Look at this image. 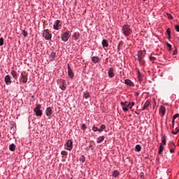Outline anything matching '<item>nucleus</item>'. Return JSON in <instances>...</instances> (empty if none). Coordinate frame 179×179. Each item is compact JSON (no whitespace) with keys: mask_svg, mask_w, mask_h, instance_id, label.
<instances>
[{"mask_svg":"<svg viewBox=\"0 0 179 179\" xmlns=\"http://www.w3.org/2000/svg\"><path fill=\"white\" fill-rule=\"evenodd\" d=\"M55 57H57V55L55 54V52H52L50 55L49 59L50 61H54V59H55Z\"/></svg>","mask_w":179,"mask_h":179,"instance_id":"nucleus-19","label":"nucleus"},{"mask_svg":"<svg viewBox=\"0 0 179 179\" xmlns=\"http://www.w3.org/2000/svg\"><path fill=\"white\" fill-rule=\"evenodd\" d=\"M178 131H179L178 128L176 127L175 131L174 130H172L171 132L173 135H177V134H178Z\"/></svg>","mask_w":179,"mask_h":179,"instance_id":"nucleus-34","label":"nucleus"},{"mask_svg":"<svg viewBox=\"0 0 179 179\" xmlns=\"http://www.w3.org/2000/svg\"><path fill=\"white\" fill-rule=\"evenodd\" d=\"M159 114L163 117L166 114V108L162 106L159 108Z\"/></svg>","mask_w":179,"mask_h":179,"instance_id":"nucleus-12","label":"nucleus"},{"mask_svg":"<svg viewBox=\"0 0 179 179\" xmlns=\"http://www.w3.org/2000/svg\"><path fill=\"white\" fill-rule=\"evenodd\" d=\"M169 148H171V149H173V148H176V145H174L173 143H171L170 144H169Z\"/></svg>","mask_w":179,"mask_h":179,"instance_id":"nucleus-42","label":"nucleus"},{"mask_svg":"<svg viewBox=\"0 0 179 179\" xmlns=\"http://www.w3.org/2000/svg\"><path fill=\"white\" fill-rule=\"evenodd\" d=\"M138 61L140 65H145V60L143 59V58L138 59Z\"/></svg>","mask_w":179,"mask_h":179,"instance_id":"nucleus-30","label":"nucleus"},{"mask_svg":"<svg viewBox=\"0 0 179 179\" xmlns=\"http://www.w3.org/2000/svg\"><path fill=\"white\" fill-rule=\"evenodd\" d=\"M43 36L44 37L45 40H50L52 37L51 33H50V30L45 29L43 32Z\"/></svg>","mask_w":179,"mask_h":179,"instance_id":"nucleus-4","label":"nucleus"},{"mask_svg":"<svg viewBox=\"0 0 179 179\" xmlns=\"http://www.w3.org/2000/svg\"><path fill=\"white\" fill-rule=\"evenodd\" d=\"M174 152V148H171L170 149V153H173Z\"/></svg>","mask_w":179,"mask_h":179,"instance_id":"nucleus-50","label":"nucleus"},{"mask_svg":"<svg viewBox=\"0 0 179 179\" xmlns=\"http://www.w3.org/2000/svg\"><path fill=\"white\" fill-rule=\"evenodd\" d=\"M166 33H167L169 38L171 37V31L170 30V28L167 29Z\"/></svg>","mask_w":179,"mask_h":179,"instance_id":"nucleus-35","label":"nucleus"},{"mask_svg":"<svg viewBox=\"0 0 179 179\" xmlns=\"http://www.w3.org/2000/svg\"><path fill=\"white\" fill-rule=\"evenodd\" d=\"M124 45V42L120 41L117 45V50L118 51H120V50H121V46Z\"/></svg>","mask_w":179,"mask_h":179,"instance_id":"nucleus-33","label":"nucleus"},{"mask_svg":"<svg viewBox=\"0 0 179 179\" xmlns=\"http://www.w3.org/2000/svg\"><path fill=\"white\" fill-rule=\"evenodd\" d=\"M124 83L125 85H127V86H134V83L132 81H131V80L129 79H126L124 80Z\"/></svg>","mask_w":179,"mask_h":179,"instance_id":"nucleus-17","label":"nucleus"},{"mask_svg":"<svg viewBox=\"0 0 179 179\" xmlns=\"http://www.w3.org/2000/svg\"><path fill=\"white\" fill-rule=\"evenodd\" d=\"M103 141H104V136H99L98 138H97V143H101L103 142Z\"/></svg>","mask_w":179,"mask_h":179,"instance_id":"nucleus-27","label":"nucleus"},{"mask_svg":"<svg viewBox=\"0 0 179 179\" xmlns=\"http://www.w3.org/2000/svg\"><path fill=\"white\" fill-rule=\"evenodd\" d=\"M150 61H152V62H153V61H156V57H153V56H150Z\"/></svg>","mask_w":179,"mask_h":179,"instance_id":"nucleus-45","label":"nucleus"},{"mask_svg":"<svg viewBox=\"0 0 179 179\" xmlns=\"http://www.w3.org/2000/svg\"><path fill=\"white\" fill-rule=\"evenodd\" d=\"M167 47L169 48V51L171 50V45L167 43Z\"/></svg>","mask_w":179,"mask_h":179,"instance_id":"nucleus-47","label":"nucleus"},{"mask_svg":"<svg viewBox=\"0 0 179 179\" xmlns=\"http://www.w3.org/2000/svg\"><path fill=\"white\" fill-rule=\"evenodd\" d=\"M150 106V101L149 100H147L145 102V103H144V105H143V106L142 108V110H146V108H148V107H149Z\"/></svg>","mask_w":179,"mask_h":179,"instance_id":"nucleus-13","label":"nucleus"},{"mask_svg":"<svg viewBox=\"0 0 179 179\" xmlns=\"http://www.w3.org/2000/svg\"><path fill=\"white\" fill-rule=\"evenodd\" d=\"M85 160H86V157H85V155H82L80 157V162H81V163H85Z\"/></svg>","mask_w":179,"mask_h":179,"instance_id":"nucleus-32","label":"nucleus"},{"mask_svg":"<svg viewBox=\"0 0 179 179\" xmlns=\"http://www.w3.org/2000/svg\"><path fill=\"white\" fill-rule=\"evenodd\" d=\"M69 37H71V32L69 31H67L62 34V40L66 43L68 40H69Z\"/></svg>","mask_w":179,"mask_h":179,"instance_id":"nucleus-3","label":"nucleus"},{"mask_svg":"<svg viewBox=\"0 0 179 179\" xmlns=\"http://www.w3.org/2000/svg\"><path fill=\"white\" fill-rule=\"evenodd\" d=\"M135 150H136V152H141V150H142V147L141 146V145H136Z\"/></svg>","mask_w":179,"mask_h":179,"instance_id":"nucleus-29","label":"nucleus"},{"mask_svg":"<svg viewBox=\"0 0 179 179\" xmlns=\"http://www.w3.org/2000/svg\"><path fill=\"white\" fill-rule=\"evenodd\" d=\"M62 26V24L61 23V21L59 20H57L55 21L53 24V29L55 30H59V27Z\"/></svg>","mask_w":179,"mask_h":179,"instance_id":"nucleus-6","label":"nucleus"},{"mask_svg":"<svg viewBox=\"0 0 179 179\" xmlns=\"http://www.w3.org/2000/svg\"><path fill=\"white\" fill-rule=\"evenodd\" d=\"M175 30H176V31H178V33H179V25H175Z\"/></svg>","mask_w":179,"mask_h":179,"instance_id":"nucleus-46","label":"nucleus"},{"mask_svg":"<svg viewBox=\"0 0 179 179\" xmlns=\"http://www.w3.org/2000/svg\"><path fill=\"white\" fill-rule=\"evenodd\" d=\"M11 75L15 79H17V73L15 70L11 71Z\"/></svg>","mask_w":179,"mask_h":179,"instance_id":"nucleus-22","label":"nucleus"},{"mask_svg":"<svg viewBox=\"0 0 179 179\" xmlns=\"http://www.w3.org/2000/svg\"><path fill=\"white\" fill-rule=\"evenodd\" d=\"M121 104L123 107H127L128 101L121 102Z\"/></svg>","mask_w":179,"mask_h":179,"instance_id":"nucleus-41","label":"nucleus"},{"mask_svg":"<svg viewBox=\"0 0 179 179\" xmlns=\"http://www.w3.org/2000/svg\"><path fill=\"white\" fill-rule=\"evenodd\" d=\"M122 110L123 111H124L125 113H127V111H128V107L127 106H122Z\"/></svg>","mask_w":179,"mask_h":179,"instance_id":"nucleus-43","label":"nucleus"},{"mask_svg":"<svg viewBox=\"0 0 179 179\" xmlns=\"http://www.w3.org/2000/svg\"><path fill=\"white\" fill-rule=\"evenodd\" d=\"M66 150H72L73 148V143H72V140H68L66 144L64 145Z\"/></svg>","mask_w":179,"mask_h":179,"instance_id":"nucleus-5","label":"nucleus"},{"mask_svg":"<svg viewBox=\"0 0 179 179\" xmlns=\"http://www.w3.org/2000/svg\"><path fill=\"white\" fill-rule=\"evenodd\" d=\"M20 82L22 83H27V76L23 75V73H21Z\"/></svg>","mask_w":179,"mask_h":179,"instance_id":"nucleus-9","label":"nucleus"},{"mask_svg":"<svg viewBox=\"0 0 179 179\" xmlns=\"http://www.w3.org/2000/svg\"><path fill=\"white\" fill-rule=\"evenodd\" d=\"M83 97L84 99H90V93L88 91H86L85 92L83 93Z\"/></svg>","mask_w":179,"mask_h":179,"instance_id":"nucleus-20","label":"nucleus"},{"mask_svg":"<svg viewBox=\"0 0 179 179\" xmlns=\"http://www.w3.org/2000/svg\"><path fill=\"white\" fill-rule=\"evenodd\" d=\"M9 149L10 152H15V150L16 149V145L14 143H12L10 145Z\"/></svg>","mask_w":179,"mask_h":179,"instance_id":"nucleus-21","label":"nucleus"},{"mask_svg":"<svg viewBox=\"0 0 179 179\" xmlns=\"http://www.w3.org/2000/svg\"><path fill=\"white\" fill-rule=\"evenodd\" d=\"M118 176H120V172H118V171L115 170L113 172V177H115V178H117V177H118Z\"/></svg>","mask_w":179,"mask_h":179,"instance_id":"nucleus-25","label":"nucleus"},{"mask_svg":"<svg viewBox=\"0 0 179 179\" xmlns=\"http://www.w3.org/2000/svg\"><path fill=\"white\" fill-rule=\"evenodd\" d=\"M177 50H175L173 53V55H177Z\"/></svg>","mask_w":179,"mask_h":179,"instance_id":"nucleus-49","label":"nucleus"},{"mask_svg":"<svg viewBox=\"0 0 179 179\" xmlns=\"http://www.w3.org/2000/svg\"><path fill=\"white\" fill-rule=\"evenodd\" d=\"M81 129H83V131H85V129H87V127L86 126L85 124H82Z\"/></svg>","mask_w":179,"mask_h":179,"instance_id":"nucleus-38","label":"nucleus"},{"mask_svg":"<svg viewBox=\"0 0 179 179\" xmlns=\"http://www.w3.org/2000/svg\"><path fill=\"white\" fill-rule=\"evenodd\" d=\"M164 149V147L162 146V144H160L159 148V155H162L163 153V150Z\"/></svg>","mask_w":179,"mask_h":179,"instance_id":"nucleus-28","label":"nucleus"},{"mask_svg":"<svg viewBox=\"0 0 179 179\" xmlns=\"http://www.w3.org/2000/svg\"><path fill=\"white\" fill-rule=\"evenodd\" d=\"M134 106H135V102H131L130 108H132V107H134Z\"/></svg>","mask_w":179,"mask_h":179,"instance_id":"nucleus-48","label":"nucleus"},{"mask_svg":"<svg viewBox=\"0 0 179 179\" xmlns=\"http://www.w3.org/2000/svg\"><path fill=\"white\" fill-rule=\"evenodd\" d=\"M45 114L47 117H51V115H52V109L51 108V107H48L46 108Z\"/></svg>","mask_w":179,"mask_h":179,"instance_id":"nucleus-10","label":"nucleus"},{"mask_svg":"<svg viewBox=\"0 0 179 179\" xmlns=\"http://www.w3.org/2000/svg\"><path fill=\"white\" fill-rule=\"evenodd\" d=\"M102 47H108V41L103 39L102 41Z\"/></svg>","mask_w":179,"mask_h":179,"instance_id":"nucleus-23","label":"nucleus"},{"mask_svg":"<svg viewBox=\"0 0 179 179\" xmlns=\"http://www.w3.org/2000/svg\"><path fill=\"white\" fill-rule=\"evenodd\" d=\"M122 31L124 36H126L127 37L131 36V34H132V29H131V27L128 24H125L122 27Z\"/></svg>","mask_w":179,"mask_h":179,"instance_id":"nucleus-1","label":"nucleus"},{"mask_svg":"<svg viewBox=\"0 0 179 179\" xmlns=\"http://www.w3.org/2000/svg\"><path fill=\"white\" fill-rule=\"evenodd\" d=\"M98 132H103V129H106V125L105 124H102L101 126V128L100 129H98Z\"/></svg>","mask_w":179,"mask_h":179,"instance_id":"nucleus-31","label":"nucleus"},{"mask_svg":"<svg viewBox=\"0 0 179 179\" xmlns=\"http://www.w3.org/2000/svg\"><path fill=\"white\" fill-rule=\"evenodd\" d=\"M4 39L3 38H0V47H2L3 45Z\"/></svg>","mask_w":179,"mask_h":179,"instance_id":"nucleus-39","label":"nucleus"},{"mask_svg":"<svg viewBox=\"0 0 179 179\" xmlns=\"http://www.w3.org/2000/svg\"><path fill=\"white\" fill-rule=\"evenodd\" d=\"M143 1H146V0H143Z\"/></svg>","mask_w":179,"mask_h":179,"instance_id":"nucleus-52","label":"nucleus"},{"mask_svg":"<svg viewBox=\"0 0 179 179\" xmlns=\"http://www.w3.org/2000/svg\"><path fill=\"white\" fill-rule=\"evenodd\" d=\"M4 82L6 85H11L12 84V77L10 76L7 75L4 78Z\"/></svg>","mask_w":179,"mask_h":179,"instance_id":"nucleus-8","label":"nucleus"},{"mask_svg":"<svg viewBox=\"0 0 179 179\" xmlns=\"http://www.w3.org/2000/svg\"><path fill=\"white\" fill-rule=\"evenodd\" d=\"M61 155L62 156H68V152L65 151V150H63L61 152Z\"/></svg>","mask_w":179,"mask_h":179,"instance_id":"nucleus-36","label":"nucleus"},{"mask_svg":"<svg viewBox=\"0 0 179 179\" xmlns=\"http://www.w3.org/2000/svg\"><path fill=\"white\" fill-rule=\"evenodd\" d=\"M131 103H127V105L126 107H127V108L129 107V108H131Z\"/></svg>","mask_w":179,"mask_h":179,"instance_id":"nucleus-51","label":"nucleus"},{"mask_svg":"<svg viewBox=\"0 0 179 179\" xmlns=\"http://www.w3.org/2000/svg\"><path fill=\"white\" fill-rule=\"evenodd\" d=\"M80 34L78 32H76L73 35V40H75V41H78V39L79 38Z\"/></svg>","mask_w":179,"mask_h":179,"instance_id":"nucleus-18","label":"nucleus"},{"mask_svg":"<svg viewBox=\"0 0 179 179\" xmlns=\"http://www.w3.org/2000/svg\"><path fill=\"white\" fill-rule=\"evenodd\" d=\"M92 131H94V132H97V131H99V128H97L96 127H92Z\"/></svg>","mask_w":179,"mask_h":179,"instance_id":"nucleus-44","label":"nucleus"},{"mask_svg":"<svg viewBox=\"0 0 179 179\" xmlns=\"http://www.w3.org/2000/svg\"><path fill=\"white\" fill-rule=\"evenodd\" d=\"M92 61L94 62V64H97L98 62H100V57H92Z\"/></svg>","mask_w":179,"mask_h":179,"instance_id":"nucleus-14","label":"nucleus"},{"mask_svg":"<svg viewBox=\"0 0 179 179\" xmlns=\"http://www.w3.org/2000/svg\"><path fill=\"white\" fill-rule=\"evenodd\" d=\"M166 17H168V19H170V20H172L173 19V15H171V14L170 13H166Z\"/></svg>","mask_w":179,"mask_h":179,"instance_id":"nucleus-37","label":"nucleus"},{"mask_svg":"<svg viewBox=\"0 0 179 179\" xmlns=\"http://www.w3.org/2000/svg\"><path fill=\"white\" fill-rule=\"evenodd\" d=\"M22 36H24V37H27L28 36L27 31H26L25 30L22 31Z\"/></svg>","mask_w":179,"mask_h":179,"instance_id":"nucleus-40","label":"nucleus"},{"mask_svg":"<svg viewBox=\"0 0 179 179\" xmlns=\"http://www.w3.org/2000/svg\"><path fill=\"white\" fill-rule=\"evenodd\" d=\"M41 109V105H36V108L34 109V111L37 117H41L43 115V110Z\"/></svg>","mask_w":179,"mask_h":179,"instance_id":"nucleus-2","label":"nucleus"},{"mask_svg":"<svg viewBox=\"0 0 179 179\" xmlns=\"http://www.w3.org/2000/svg\"><path fill=\"white\" fill-rule=\"evenodd\" d=\"M108 73L109 78H114V76H115V74L114 73V69H113V67H110V68L109 69V70H108Z\"/></svg>","mask_w":179,"mask_h":179,"instance_id":"nucleus-11","label":"nucleus"},{"mask_svg":"<svg viewBox=\"0 0 179 179\" xmlns=\"http://www.w3.org/2000/svg\"><path fill=\"white\" fill-rule=\"evenodd\" d=\"M61 83H62V87H60L62 90H65L66 89V82L65 81V80H62Z\"/></svg>","mask_w":179,"mask_h":179,"instance_id":"nucleus-15","label":"nucleus"},{"mask_svg":"<svg viewBox=\"0 0 179 179\" xmlns=\"http://www.w3.org/2000/svg\"><path fill=\"white\" fill-rule=\"evenodd\" d=\"M68 76L71 79H73V76H75V73H73V70H72L69 64H68Z\"/></svg>","mask_w":179,"mask_h":179,"instance_id":"nucleus-7","label":"nucleus"},{"mask_svg":"<svg viewBox=\"0 0 179 179\" xmlns=\"http://www.w3.org/2000/svg\"><path fill=\"white\" fill-rule=\"evenodd\" d=\"M167 142V140L166 138V136H162V143L161 145H166V143Z\"/></svg>","mask_w":179,"mask_h":179,"instance_id":"nucleus-24","label":"nucleus"},{"mask_svg":"<svg viewBox=\"0 0 179 179\" xmlns=\"http://www.w3.org/2000/svg\"><path fill=\"white\" fill-rule=\"evenodd\" d=\"M178 117H179V114H176L173 115V120H172L173 128H174V121L176 120V118H178Z\"/></svg>","mask_w":179,"mask_h":179,"instance_id":"nucleus-26","label":"nucleus"},{"mask_svg":"<svg viewBox=\"0 0 179 179\" xmlns=\"http://www.w3.org/2000/svg\"><path fill=\"white\" fill-rule=\"evenodd\" d=\"M144 57H145V53L143 52V51L139 50V51L138 52V59H142V58H143Z\"/></svg>","mask_w":179,"mask_h":179,"instance_id":"nucleus-16","label":"nucleus"}]
</instances>
